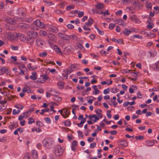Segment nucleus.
<instances>
[{"label": "nucleus", "mask_w": 159, "mask_h": 159, "mask_svg": "<svg viewBox=\"0 0 159 159\" xmlns=\"http://www.w3.org/2000/svg\"><path fill=\"white\" fill-rule=\"evenodd\" d=\"M27 67L29 70H36L37 69L36 66H31V64L29 63L27 66Z\"/></svg>", "instance_id": "412c9836"}, {"label": "nucleus", "mask_w": 159, "mask_h": 159, "mask_svg": "<svg viewBox=\"0 0 159 159\" xmlns=\"http://www.w3.org/2000/svg\"><path fill=\"white\" fill-rule=\"evenodd\" d=\"M93 21L94 20L93 19L90 18L89 19L88 22H86L85 24L86 25H87L90 26L93 23Z\"/></svg>", "instance_id": "393cba45"}, {"label": "nucleus", "mask_w": 159, "mask_h": 159, "mask_svg": "<svg viewBox=\"0 0 159 159\" xmlns=\"http://www.w3.org/2000/svg\"><path fill=\"white\" fill-rule=\"evenodd\" d=\"M18 27L20 29H27L28 28L29 25L26 24L21 23L18 25Z\"/></svg>", "instance_id": "9b49d317"}, {"label": "nucleus", "mask_w": 159, "mask_h": 159, "mask_svg": "<svg viewBox=\"0 0 159 159\" xmlns=\"http://www.w3.org/2000/svg\"><path fill=\"white\" fill-rule=\"evenodd\" d=\"M39 34L41 36H45L47 35V33L43 30H41L39 31Z\"/></svg>", "instance_id": "bb28decb"}, {"label": "nucleus", "mask_w": 159, "mask_h": 159, "mask_svg": "<svg viewBox=\"0 0 159 159\" xmlns=\"http://www.w3.org/2000/svg\"><path fill=\"white\" fill-rule=\"evenodd\" d=\"M55 13H57V14H63V13L61 11L59 10H56L54 11Z\"/></svg>", "instance_id": "69168bd1"}, {"label": "nucleus", "mask_w": 159, "mask_h": 159, "mask_svg": "<svg viewBox=\"0 0 159 159\" xmlns=\"http://www.w3.org/2000/svg\"><path fill=\"white\" fill-rule=\"evenodd\" d=\"M118 24L120 25H123L124 21L121 19H119L117 20Z\"/></svg>", "instance_id": "37998d69"}, {"label": "nucleus", "mask_w": 159, "mask_h": 159, "mask_svg": "<svg viewBox=\"0 0 159 159\" xmlns=\"http://www.w3.org/2000/svg\"><path fill=\"white\" fill-rule=\"evenodd\" d=\"M18 68L20 70L21 69L22 70L23 69H25L26 70H27V68L25 66V65H24L23 64L21 63L20 65L19 66H18Z\"/></svg>", "instance_id": "a19ab883"}, {"label": "nucleus", "mask_w": 159, "mask_h": 159, "mask_svg": "<svg viewBox=\"0 0 159 159\" xmlns=\"http://www.w3.org/2000/svg\"><path fill=\"white\" fill-rule=\"evenodd\" d=\"M146 7L147 9L149 10L151 9L152 8V4L151 3L147 2L146 5Z\"/></svg>", "instance_id": "4c0bfd02"}, {"label": "nucleus", "mask_w": 159, "mask_h": 159, "mask_svg": "<svg viewBox=\"0 0 159 159\" xmlns=\"http://www.w3.org/2000/svg\"><path fill=\"white\" fill-rule=\"evenodd\" d=\"M47 55V53L46 52H43L39 53V56L42 57H44L46 56Z\"/></svg>", "instance_id": "864d4df0"}, {"label": "nucleus", "mask_w": 159, "mask_h": 159, "mask_svg": "<svg viewBox=\"0 0 159 159\" xmlns=\"http://www.w3.org/2000/svg\"><path fill=\"white\" fill-rule=\"evenodd\" d=\"M86 4V3L84 1L82 0H80L79 4V6H83L85 5Z\"/></svg>", "instance_id": "8fccbe9b"}, {"label": "nucleus", "mask_w": 159, "mask_h": 159, "mask_svg": "<svg viewBox=\"0 0 159 159\" xmlns=\"http://www.w3.org/2000/svg\"><path fill=\"white\" fill-rule=\"evenodd\" d=\"M30 153H27L25 154L23 159H30V157L29 155Z\"/></svg>", "instance_id": "09e8293b"}, {"label": "nucleus", "mask_w": 159, "mask_h": 159, "mask_svg": "<svg viewBox=\"0 0 159 159\" xmlns=\"http://www.w3.org/2000/svg\"><path fill=\"white\" fill-rule=\"evenodd\" d=\"M118 91V89L116 88H115V89L111 88V93H116Z\"/></svg>", "instance_id": "5fc2aeb1"}, {"label": "nucleus", "mask_w": 159, "mask_h": 159, "mask_svg": "<svg viewBox=\"0 0 159 159\" xmlns=\"http://www.w3.org/2000/svg\"><path fill=\"white\" fill-rule=\"evenodd\" d=\"M139 73V72H135L131 73V74L132 76H136L138 75Z\"/></svg>", "instance_id": "338daca9"}, {"label": "nucleus", "mask_w": 159, "mask_h": 159, "mask_svg": "<svg viewBox=\"0 0 159 159\" xmlns=\"http://www.w3.org/2000/svg\"><path fill=\"white\" fill-rule=\"evenodd\" d=\"M54 143V141L53 140L50 138H47L44 139L42 142L43 146L48 149H51L53 147Z\"/></svg>", "instance_id": "f257e3e1"}, {"label": "nucleus", "mask_w": 159, "mask_h": 159, "mask_svg": "<svg viewBox=\"0 0 159 159\" xmlns=\"http://www.w3.org/2000/svg\"><path fill=\"white\" fill-rule=\"evenodd\" d=\"M11 48L13 50L17 51L18 50V47L17 46H11Z\"/></svg>", "instance_id": "e2e57ef3"}, {"label": "nucleus", "mask_w": 159, "mask_h": 159, "mask_svg": "<svg viewBox=\"0 0 159 159\" xmlns=\"http://www.w3.org/2000/svg\"><path fill=\"white\" fill-rule=\"evenodd\" d=\"M41 111V112L40 113V114L41 115H43L45 112H48L49 111V109L48 108H46L45 109H42Z\"/></svg>", "instance_id": "e433bc0d"}, {"label": "nucleus", "mask_w": 159, "mask_h": 159, "mask_svg": "<svg viewBox=\"0 0 159 159\" xmlns=\"http://www.w3.org/2000/svg\"><path fill=\"white\" fill-rule=\"evenodd\" d=\"M131 32V31L128 29H125L124 34L126 35H129Z\"/></svg>", "instance_id": "f704fd0d"}, {"label": "nucleus", "mask_w": 159, "mask_h": 159, "mask_svg": "<svg viewBox=\"0 0 159 159\" xmlns=\"http://www.w3.org/2000/svg\"><path fill=\"white\" fill-rule=\"evenodd\" d=\"M57 85L60 89H62L64 87L63 83L62 82H58Z\"/></svg>", "instance_id": "a18cd8bd"}, {"label": "nucleus", "mask_w": 159, "mask_h": 159, "mask_svg": "<svg viewBox=\"0 0 159 159\" xmlns=\"http://www.w3.org/2000/svg\"><path fill=\"white\" fill-rule=\"evenodd\" d=\"M27 34L30 38L33 39H35L38 36V33L33 30L28 31Z\"/></svg>", "instance_id": "7ed1b4c3"}, {"label": "nucleus", "mask_w": 159, "mask_h": 159, "mask_svg": "<svg viewBox=\"0 0 159 159\" xmlns=\"http://www.w3.org/2000/svg\"><path fill=\"white\" fill-rule=\"evenodd\" d=\"M152 25H153V24L152 23L151 24L150 22L149 23V24L147 26V28L149 29H151L153 28V26Z\"/></svg>", "instance_id": "0e129e2a"}, {"label": "nucleus", "mask_w": 159, "mask_h": 159, "mask_svg": "<svg viewBox=\"0 0 159 159\" xmlns=\"http://www.w3.org/2000/svg\"><path fill=\"white\" fill-rule=\"evenodd\" d=\"M32 74V75L30 76V78L33 80H36L37 79V73L35 72H33Z\"/></svg>", "instance_id": "f3484780"}, {"label": "nucleus", "mask_w": 159, "mask_h": 159, "mask_svg": "<svg viewBox=\"0 0 159 159\" xmlns=\"http://www.w3.org/2000/svg\"><path fill=\"white\" fill-rule=\"evenodd\" d=\"M119 145L123 146H126L127 145V143L126 141L122 140L119 142Z\"/></svg>", "instance_id": "b1692460"}, {"label": "nucleus", "mask_w": 159, "mask_h": 159, "mask_svg": "<svg viewBox=\"0 0 159 159\" xmlns=\"http://www.w3.org/2000/svg\"><path fill=\"white\" fill-rule=\"evenodd\" d=\"M130 18L134 23H140L141 22V21L138 19L137 16L135 15H130Z\"/></svg>", "instance_id": "423d86ee"}, {"label": "nucleus", "mask_w": 159, "mask_h": 159, "mask_svg": "<svg viewBox=\"0 0 159 159\" xmlns=\"http://www.w3.org/2000/svg\"><path fill=\"white\" fill-rule=\"evenodd\" d=\"M65 149L64 147H61L60 145H57L54 148V153L57 156L61 155Z\"/></svg>", "instance_id": "f03ea898"}, {"label": "nucleus", "mask_w": 159, "mask_h": 159, "mask_svg": "<svg viewBox=\"0 0 159 159\" xmlns=\"http://www.w3.org/2000/svg\"><path fill=\"white\" fill-rule=\"evenodd\" d=\"M73 71V69L71 68H68L66 70V73L68 75Z\"/></svg>", "instance_id": "6e6d98bb"}, {"label": "nucleus", "mask_w": 159, "mask_h": 159, "mask_svg": "<svg viewBox=\"0 0 159 159\" xmlns=\"http://www.w3.org/2000/svg\"><path fill=\"white\" fill-rule=\"evenodd\" d=\"M32 39V38L30 37L26 38L25 41L28 44H33L34 43V40Z\"/></svg>", "instance_id": "a878e982"}, {"label": "nucleus", "mask_w": 159, "mask_h": 159, "mask_svg": "<svg viewBox=\"0 0 159 159\" xmlns=\"http://www.w3.org/2000/svg\"><path fill=\"white\" fill-rule=\"evenodd\" d=\"M5 20L7 23L10 24H14L16 23L15 21L10 17H6Z\"/></svg>", "instance_id": "1a4fd4ad"}, {"label": "nucleus", "mask_w": 159, "mask_h": 159, "mask_svg": "<svg viewBox=\"0 0 159 159\" xmlns=\"http://www.w3.org/2000/svg\"><path fill=\"white\" fill-rule=\"evenodd\" d=\"M39 21L40 20H36L34 22V24L36 26L38 27Z\"/></svg>", "instance_id": "052dcab7"}, {"label": "nucleus", "mask_w": 159, "mask_h": 159, "mask_svg": "<svg viewBox=\"0 0 159 159\" xmlns=\"http://www.w3.org/2000/svg\"><path fill=\"white\" fill-rule=\"evenodd\" d=\"M16 37L22 42H25L26 40V38L25 35L21 33L16 34Z\"/></svg>", "instance_id": "39448f33"}, {"label": "nucleus", "mask_w": 159, "mask_h": 159, "mask_svg": "<svg viewBox=\"0 0 159 159\" xmlns=\"http://www.w3.org/2000/svg\"><path fill=\"white\" fill-rule=\"evenodd\" d=\"M77 133H78L79 137H80L82 138L84 137V135H83V132L80 131H78Z\"/></svg>", "instance_id": "4d7b16f0"}, {"label": "nucleus", "mask_w": 159, "mask_h": 159, "mask_svg": "<svg viewBox=\"0 0 159 159\" xmlns=\"http://www.w3.org/2000/svg\"><path fill=\"white\" fill-rule=\"evenodd\" d=\"M145 145L147 146H152L154 144V142L150 140H147L145 142Z\"/></svg>", "instance_id": "aec40b11"}, {"label": "nucleus", "mask_w": 159, "mask_h": 159, "mask_svg": "<svg viewBox=\"0 0 159 159\" xmlns=\"http://www.w3.org/2000/svg\"><path fill=\"white\" fill-rule=\"evenodd\" d=\"M52 95L55 96L53 98V99L55 101L58 102L61 101V97H59L57 95H55V94H52Z\"/></svg>", "instance_id": "5701e85b"}, {"label": "nucleus", "mask_w": 159, "mask_h": 159, "mask_svg": "<svg viewBox=\"0 0 159 159\" xmlns=\"http://www.w3.org/2000/svg\"><path fill=\"white\" fill-rule=\"evenodd\" d=\"M111 40L114 42H116L118 43H122L123 42V40L122 39H117L115 38H113L110 39Z\"/></svg>", "instance_id": "dca6fc26"}, {"label": "nucleus", "mask_w": 159, "mask_h": 159, "mask_svg": "<svg viewBox=\"0 0 159 159\" xmlns=\"http://www.w3.org/2000/svg\"><path fill=\"white\" fill-rule=\"evenodd\" d=\"M75 8V6L74 5H69L66 7V10L69 11L71 9H74Z\"/></svg>", "instance_id": "72a5a7b5"}, {"label": "nucleus", "mask_w": 159, "mask_h": 159, "mask_svg": "<svg viewBox=\"0 0 159 159\" xmlns=\"http://www.w3.org/2000/svg\"><path fill=\"white\" fill-rule=\"evenodd\" d=\"M8 68L7 67L3 66L0 69V75L4 74L7 72H8Z\"/></svg>", "instance_id": "ddd939ff"}, {"label": "nucleus", "mask_w": 159, "mask_h": 159, "mask_svg": "<svg viewBox=\"0 0 159 159\" xmlns=\"http://www.w3.org/2000/svg\"><path fill=\"white\" fill-rule=\"evenodd\" d=\"M16 13L19 16H23L24 15V11L22 8H19L17 10Z\"/></svg>", "instance_id": "2eb2a0df"}, {"label": "nucleus", "mask_w": 159, "mask_h": 159, "mask_svg": "<svg viewBox=\"0 0 159 159\" xmlns=\"http://www.w3.org/2000/svg\"><path fill=\"white\" fill-rule=\"evenodd\" d=\"M44 1L45 2L46 4V5L47 6H51L54 4V3L50 1L47 0Z\"/></svg>", "instance_id": "2f4dec72"}, {"label": "nucleus", "mask_w": 159, "mask_h": 159, "mask_svg": "<svg viewBox=\"0 0 159 159\" xmlns=\"http://www.w3.org/2000/svg\"><path fill=\"white\" fill-rule=\"evenodd\" d=\"M35 43L40 48H42L45 43L44 41L42 39L38 38L36 40Z\"/></svg>", "instance_id": "20e7f679"}, {"label": "nucleus", "mask_w": 159, "mask_h": 159, "mask_svg": "<svg viewBox=\"0 0 159 159\" xmlns=\"http://www.w3.org/2000/svg\"><path fill=\"white\" fill-rule=\"evenodd\" d=\"M57 35L61 39L65 40H69V36L66 34L59 32L57 34Z\"/></svg>", "instance_id": "0eeeda50"}, {"label": "nucleus", "mask_w": 159, "mask_h": 159, "mask_svg": "<svg viewBox=\"0 0 159 159\" xmlns=\"http://www.w3.org/2000/svg\"><path fill=\"white\" fill-rule=\"evenodd\" d=\"M32 154L33 158L36 159L38 157V152L36 150H32Z\"/></svg>", "instance_id": "6ab92c4d"}, {"label": "nucleus", "mask_w": 159, "mask_h": 159, "mask_svg": "<svg viewBox=\"0 0 159 159\" xmlns=\"http://www.w3.org/2000/svg\"><path fill=\"white\" fill-rule=\"evenodd\" d=\"M90 27L87 25H86L85 24L83 26V29L85 30H89L90 31L91 29L90 28H88V27Z\"/></svg>", "instance_id": "c03bdc74"}, {"label": "nucleus", "mask_w": 159, "mask_h": 159, "mask_svg": "<svg viewBox=\"0 0 159 159\" xmlns=\"http://www.w3.org/2000/svg\"><path fill=\"white\" fill-rule=\"evenodd\" d=\"M48 30L50 32H52L54 33H56L58 31V28L54 26H51L48 28Z\"/></svg>", "instance_id": "9d476101"}, {"label": "nucleus", "mask_w": 159, "mask_h": 159, "mask_svg": "<svg viewBox=\"0 0 159 159\" xmlns=\"http://www.w3.org/2000/svg\"><path fill=\"white\" fill-rule=\"evenodd\" d=\"M78 47L81 49H82L84 48V47L83 46V45L80 43H79L77 44Z\"/></svg>", "instance_id": "13d9d810"}, {"label": "nucleus", "mask_w": 159, "mask_h": 159, "mask_svg": "<svg viewBox=\"0 0 159 159\" xmlns=\"http://www.w3.org/2000/svg\"><path fill=\"white\" fill-rule=\"evenodd\" d=\"M147 36L151 38H153L155 36V34L153 33L150 32L149 33H148L147 32H144V34Z\"/></svg>", "instance_id": "a211bd4d"}, {"label": "nucleus", "mask_w": 159, "mask_h": 159, "mask_svg": "<svg viewBox=\"0 0 159 159\" xmlns=\"http://www.w3.org/2000/svg\"><path fill=\"white\" fill-rule=\"evenodd\" d=\"M44 120L48 123H50L51 122V120L49 117H47L44 118Z\"/></svg>", "instance_id": "680f3d73"}, {"label": "nucleus", "mask_w": 159, "mask_h": 159, "mask_svg": "<svg viewBox=\"0 0 159 159\" xmlns=\"http://www.w3.org/2000/svg\"><path fill=\"white\" fill-rule=\"evenodd\" d=\"M54 48L55 51L57 53H58L59 52H60V53H61L60 49L56 45L54 46Z\"/></svg>", "instance_id": "58836bf2"}, {"label": "nucleus", "mask_w": 159, "mask_h": 159, "mask_svg": "<svg viewBox=\"0 0 159 159\" xmlns=\"http://www.w3.org/2000/svg\"><path fill=\"white\" fill-rule=\"evenodd\" d=\"M95 27L97 30L99 34H100L101 35H102L104 34V32L103 31L100 30L99 29V28L98 27H96V26H95Z\"/></svg>", "instance_id": "79ce46f5"}, {"label": "nucleus", "mask_w": 159, "mask_h": 159, "mask_svg": "<svg viewBox=\"0 0 159 159\" xmlns=\"http://www.w3.org/2000/svg\"><path fill=\"white\" fill-rule=\"evenodd\" d=\"M84 15V12L83 11L79 12L78 14V16L79 17H81L83 16Z\"/></svg>", "instance_id": "774afa93"}, {"label": "nucleus", "mask_w": 159, "mask_h": 159, "mask_svg": "<svg viewBox=\"0 0 159 159\" xmlns=\"http://www.w3.org/2000/svg\"><path fill=\"white\" fill-rule=\"evenodd\" d=\"M136 87V86L135 85H133L130 87L129 89V93H134V88Z\"/></svg>", "instance_id": "c756f323"}, {"label": "nucleus", "mask_w": 159, "mask_h": 159, "mask_svg": "<svg viewBox=\"0 0 159 159\" xmlns=\"http://www.w3.org/2000/svg\"><path fill=\"white\" fill-rule=\"evenodd\" d=\"M38 27H39L41 29H44L45 28V26L43 22H41L40 20L39 23Z\"/></svg>", "instance_id": "ea45409f"}, {"label": "nucleus", "mask_w": 159, "mask_h": 159, "mask_svg": "<svg viewBox=\"0 0 159 159\" xmlns=\"http://www.w3.org/2000/svg\"><path fill=\"white\" fill-rule=\"evenodd\" d=\"M152 67L155 70L158 71L159 70V61L153 65Z\"/></svg>", "instance_id": "4468645a"}, {"label": "nucleus", "mask_w": 159, "mask_h": 159, "mask_svg": "<svg viewBox=\"0 0 159 159\" xmlns=\"http://www.w3.org/2000/svg\"><path fill=\"white\" fill-rule=\"evenodd\" d=\"M92 88L94 89L95 91L94 94L95 95L98 94L100 93V91L97 88V86L96 85L93 86L92 87Z\"/></svg>", "instance_id": "c85d7f7f"}, {"label": "nucleus", "mask_w": 159, "mask_h": 159, "mask_svg": "<svg viewBox=\"0 0 159 159\" xmlns=\"http://www.w3.org/2000/svg\"><path fill=\"white\" fill-rule=\"evenodd\" d=\"M36 125L39 127H41L42 126H44V125L40 121L38 120L36 122Z\"/></svg>", "instance_id": "c9c22d12"}, {"label": "nucleus", "mask_w": 159, "mask_h": 159, "mask_svg": "<svg viewBox=\"0 0 159 159\" xmlns=\"http://www.w3.org/2000/svg\"><path fill=\"white\" fill-rule=\"evenodd\" d=\"M116 24L114 23L110 24L109 25V28L111 29H112L115 26Z\"/></svg>", "instance_id": "603ef678"}, {"label": "nucleus", "mask_w": 159, "mask_h": 159, "mask_svg": "<svg viewBox=\"0 0 159 159\" xmlns=\"http://www.w3.org/2000/svg\"><path fill=\"white\" fill-rule=\"evenodd\" d=\"M63 117L64 118H66L69 117V115H70V111H68L67 109L63 108Z\"/></svg>", "instance_id": "f8f14e48"}, {"label": "nucleus", "mask_w": 159, "mask_h": 159, "mask_svg": "<svg viewBox=\"0 0 159 159\" xmlns=\"http://www.w3.org/2000/svg\"><path fill=\"white\" fill-rule=\"evenodd\" d=\"M42 77L43 80H45V81L48 79L50 80V79L46 74L42 75Z\"/></svg>", "instance_id": "49530a36"}, {"label": "nucleus", "mask_w": 159, "mask_h": 159, "mask_svg": "<svg viewBox=\"0 0 159 159\" xmlns=\"http://www.w3.org/2000/svg\"><path fill=\"white\" fill-rule=\"evenodd\" d=\"M96 114L98 115V117L100 118H102V115L101 114V113L102 112V111L101 110L98 109L95 111Z\"/></svg>", "instance_id": "4be33fe9"}, {"label": "nucleus", "mask_w": 159, "mask_h": 159, "mask_svg": "<svg viewBox=\"0 0 159 159\" xmlns=\"http://www.w3.org/2000/svg\"><path fill=\"white\" fill-rule=\"evenodd\" d=\"M110 91V89L109 88H107L106 89H105L104 90L103 93L104 94H107L109 93Z\"/></svg>", "instance_id": "bf43d9fd"}, {"label": "nucleus", "mask_w": 159, "mask_h": 159, "mask_svg": "<svg viewBox=\"0 0 159 159\" xmlns=\"http://www.w3.org/2000/svg\"><path fill=\"white\" fill-rule=\"evenodd\" d=\"M96 7L98 9H102L104 8V5L102 3H99L96 5Z\"/></svg>", "instance_id": "cd10ccee"}, {"label": "nucleus", "mask_w": 159, "mask_h": 159, "mask_svg": "<svg viewBox=\"0 0 159 159\" xmlns=\"http://www.w3.org/2000/svg\"><path fill=\"white\" fill-rule=\"evenodd\" d=\"M144 136L142 135H139V136H135V138L137 140H141L144 139Z\"/></svg>", "instance_id": "de8ad7c7"}, {"label": "nucleus", "mask_w": 159, "mask_h": 159, "mask_svg": "<svg viewBox=\"0 0 159 159\" xmlns=\"http://www.w3.org/2000/svg\"><path fill=\"white\" fill-rule=\"evenodd\" d=\"M15 107L18 109L22 110L23 109L24 106L20 104H18L15 105Z\"/></svg>", "instance_id": "473e14b6"}, {"label": "nucleus", "mask_w": 159, "mask_h": 159, "mask_svg": "<svg viewBox=\"0 0 159 159\" xmlns=\"http://www.w3.org/2000/svg\"><path fill=\"white\" fill-rule=\"evenodd\" d=\"M64 123L66 126H69L71 124V122L70 120H66L64 121Z\"/></svg>", "instance_id": "7c9ffc66"}, {"label": "nucleus", "mask_w": 159, "mask_h": 159, "mask_svg": "<svg viewBox=\"0 0 159 159\" xmlns=\"http://www.w3.org/2000/svg\"><path fill=\"white\" fill-rule=\"evenodd\" d=\"M47 36L48 43L51 44V42L54 40L55 37L54 35L50 33L48 34Z\"/></svg>", "instance_id": "6e6552de"}, {"label": "nucleus", "mask_w": 159, "mask_h": 159, "mask_svg": "<svg viewBox=\"0 0 159 159\" xmlns=\"http://www.w3.org/2000/svg\"><path fill=\"white\" fill-rule=\"evenodd\" d=\"M8 38L10 39H13V35L12 34H11L10 33H8L7 34Z\"/></svg>", "instance_id": "3c124183"}]
</instances>
